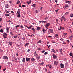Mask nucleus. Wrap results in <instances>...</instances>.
Here are the masks:
<instances>
[{"instance_id":"6e6d98bb","label":"nucleus","mask_w":73,"mask_h":73,"mask_svg":"<svg viewBox=\"0 0 73 73\" xmlns=\"http://www.w3.org/2000/svg\"><path fill=\"white\" fill-rule=\"evenodd\" d=\"M6 70V68H5V69H3V72H5V70Z\"/></svg>"},{"instance_id":"b1692460","label":"nucleus","mask_w":73,"mask_h":73,"mask_svg":"<svg viewBox=\"0 0 73 73\" xmlns=\"http://www.w3.org/2000/svg\"><path fill=\"white\" fill-rule=\"evenodd\" d=\"M42 30H43V32L44 33H45V32H46V30H45V29L43 28V29H42Z\"/></svg>"},{"instance_id":"4be33fe9","label":"nucleus","mask_w":73,"mask_h":73,"mask_svg":"<svg viewBox=\"0 0 73 73\" xmlns=\"http://www.w3.org/2000/svg\"><path fill=\"white\" fill-rule=\"evenodd\" d=\"M27 3L28 4H30L31 3V0L29 1V2H27Z\"/></svg>"},{"instance_id":"c85d7f7f","label":"nucleus","mask_w":73,"mask_h":73,"mask_svg":"<svg viewBox=\"0 0 73 73\" xmlns=\"http://www.w3.org/2000/svg\"><path fill=\"white\" fill-rule=\"evenodd\" d=\"M34 28H33L32 29H32L33 32H35V29Z\"/></svg>"},{"instance_id":"a211bd4d","label":"nucleus","mask_w":73,"mask_h":73,"mask_svg":"<svg viewBox=\"0 0 73 73\" xmlns=\"http://www.w3.org/2000/svg\"><path fill=\"white\" fill-rule=\"evenodd\" d=\"M68 7L69 6H68V4H66L64 6V7H65V8H66L67 7Z\"/></svg>"},{"instance_id":"c9c22d12","label":"nucleus","mask_w":73,"mask_h":73,"mask_svg":"<svg viewBox=\"0 0 73 73\" xmlns=\"http://www.w3.org/2000/svg\"><path fill=\"white\" fill-rule=\"evenodd\" d=\"M42 41L40 40H39L38 42V43H41Z\"/></svg>"},{"instance_id":"4468645a","label":"nucleus","mask_w":73,"mask_h":73,"mask_svg":"<svg viewBox=\"0 0 73 73\" xmlns=\"http://www.w3.org/2000/svg\"><path fill=\"white\" fill-rule=\"evenodd\" d=\"M5 6V7L6 8H9V6L8 5V4H6Z\"/></svg>"},{"instance_id":"09e8293b","label":"nucleus","mask_w":73,"mask_h":73,"mask_svg":"<svg viewBox=\"0 0 73 73\" xmlns=\"http://www.w3.org/2000/svg\"><path fill=\"white\" fill-rule=\"evenodd\" d=\"M59 10V9H58L57 10H55V12H56L57 13V12H58V10Z\"/></svg>"},{"instance_id":"864d4df0","label":"nucleus","mask_w":73,"mask_h":73,"mask_svg":"<svg viewBox=\"0 0 73 73\" xmlns=\"http://www.w3.org/2000/svg\"><path fill=\"white\" fill-rule=\"evenodd\" d=\"M61 22H62V21H63V19L62 18V17L61 18Z\"/></svg>"},{"instance_id":"0eeeda50","label":"nucleus","mask_w":73,"mask_h":73,"mask_svg":"<svg viewBox=\"0 0 73 73\" xmlns=\"http://www.w3.org/2000/svg\"><path fill=\"white\" fill-rule=\"evenodd\" d=\"M22 61L23 64H24V63H25V59L24 58H23Z\"/></svg>"},{"instance_id":"774afa93","label":"nucleus","mask_w":73,"mask_h":73,"mask_svg":"<svg viewBox=\"0 0 73 73\" xmlns=\"http://www.w3.org/2000/svg\"><path fill=\"white\" fill-rule=\"evenodd\" d=\"M45 50H43L42 51V53H44V52H45Z\"/></svg>"},{"instance_id":"c03bdc74","label":"nucleus","mask_w":73,"mask_h":73,"mask_svg":"<svg viewBox=\"0 0 73 73\" xmlns=\"http://www.w3.org/2000/svg\"><path fill=\"white\" fill-rule=\"evenodd\" d=\"M37 50H41V48H37Z\"/></svg>"},{"instance_id":"338daca9","label":"nucleus","mask_w":73,"mask_h":73,"mask_svg":"<svg viewBox=\"0 0 73 73\" xmlns=\"http://www.w3.org/2000/svg\"><path fill=\"white\" fill-rule=\"evenodd\" d=\"M57 0H55V1L56 3H57Z\"/></svg>"},{"instance_id":"7c9ffc66","label":"nucleus","mask_w":73,"mask_h":73,"mask_svg":"<svg viewBox=\"0 0 73 73\" xmlns=\"http://www.w3.org/2000/svg\"><path fill=\"white\" fill-rule=\"evenodd\" d=\"M5 16H9L10 15L9 14H5Z\"/></svg>"},{"instance_id":"4d7b16f0","label":"nucleus","mask_w":73,"mask_h":73,"mask_svg":"<svg viewBox=\"0 0 73 73\" xmlns=\"http://www.w3.org/2000/svg\"><path fill=\"white\" fill-rule=\"evenodd\" d=\"M68 13H69V12H66L65 14L66 15H67L68 14Z\"/></svg>"},{"instance_id":"de8ad7c7","label":"nucleus","mask_w":73,"mask_h":73,"mask_svg":"<svg viewBox=\"0 0 73 73\" xmlns=\"http://www.w3.org/2000/svg\"><path fill=\"white\" fill-rule=\"evenodd\" d=\"M3 34L5 36H7V34H6V33H3Z\"/></svg>"},{"instance_id":"a878e982","label":"nucleus","mask_w":73,"mask_h":73,"mask_svg":"<svg viewBox=\"0 0 73 73\" xmlns=\"http://www.w3.org/2000/svg\"><path fill=\"white\" fill-rule=\"evenodd\" d=\"M66 3H71V1H66Z\"/></svg>"},{"instance_id":"f3484780","label":"nucleus","mask_w":73,"mask_h":73,"mask_svg":"<svg viewBox=\"0 0 73 73\" xmlns=\"http://www.w3.org/2000/svg\"><path fill=\"white\" fill-rule=\"evenodd\" d=\"M7 32L8 33L9 32V28L7 27L6 28Z\"/></svg>"},{"instance_id":"603ef678","label":"nucleus","mask_w":73,"mask_h":73,"mask_svg":"<svg viewBox=\"0 0 73 73\" xmlns=\"http://www.w3.org/2000/svg\"><path fill=\"white\" fill-rule=\"evenodd\" d=\"M28 36H29L30 37H32V35H30L29 34L28 35Z\"/></svg>"},{"instance_id":"6e6552de","label":"nucleus","mask_w":73,"mask_h":73,"mask_svg":"<svg viewBox=\"0 0 73 73\" xmlns=\"http://www.w3.org/2000/svg\"><path fill=\"white\" fill-rule=\"evenodd\" d=\"M17 17H20V13H17Z\"/></svg>"},{"instance_id":"9b49d317","label":"nucleus","mask_w":73,"mask_h":73,"mask_svg":"<svg viewBox=\"0 0 73 73\" xmlns=\"http://www.w3.org/2000/svg\"><path fill=\"white\" fill-rule=\"evenodd\" d=\"M14 61H15V62H17V58L16 57L14 58Z\"/></svg>"},{"instance_id":"052dcab7","label":"nucleus","mask_w":73,"mask_h":73,"mask_svg":"<svg viewBox=\"0 0 73 73\" xmlns=\"http://www.w3.org/2000/svg\"><path fill=\"white\" fill-rule=\"evenodd\" d=\"M21 4L20 3L19 5V7H21Z\"/></svg>"},{"instance_id":"5701e85b","label":"nucleus","mask_w":73,"mask_h":73,"mask_svg":"<svg viewBox=\"0 0 73 73\" xmlns=\"http://www.w3.org/2000/svg\"><path fill=\"white\" fill-rule=\"evenodd\" d=\"M44 62L39 63V65H44Z\"/></svg>"},{"instance_id":"680f3d73","label":"nucleus","mask_w":73,"mask_h":73,"mask_svg":"<svg viewBox=\"0 0 73 73\" xmlns=\"http://www.w3.org/2000/svg\"><path fill=\"white\" fill-rule=\"evenodd\" d=\"M56 21L57 23H58V20L57 19H56Z\"/></svg>"},{"instance_id":"6ab92c4d","label":"nucleus","mask_w":73,"mask_h":73,"mask_svg":"<svg viewBox=\"0 0 73 73\" xmlns=\"http://www.w3.org/2000/svg\"><path fill=\"white\" fill-rule=\"evenodd\" d=\"M31 61H32L33 62L35 61V59L34 58H31Z\"/></svg>"},{"instance_id":"13d9d810","label":"nucleus","mask_w":73,"mask_h":73,"mask_svg":"<svg viewBox=\"0 0 73 73\" xmlns=\"http://www.w3.org/2000/svg\"><path fill=\"white\" fill-rule=\"evenodd\" d=\"M22 7H25V5H22Z\"/></svg>"},{"instance_id":"bf43d9fd","label":"nucleus","mask_w":73,"mask_h":73,"mask_svg":"<svg viewBox=\"0 0 73 73\" xmlns=\"http://www.w3.org/2000/svg\"><path fill=\"white\" fill-rule=\"evenodd\" d=\"M20 13V11H18L17 13Z\"/></svg>"},{"instance_id":"f704fd0d","label":"nucleus","mask_w":73,"mask_h":73,"mask_svg":"<svg viewBox=\"0 0 73 73\" xmlns=\"http://www.w3.org/2000/svg\"><path fill=\"white\" fill-rule=\"evenodd\" d=\"M69 55L71 56H73V53H70L69 54Z\"/></svg>"},{"instance_id":"20e7f679","label":"nucleus","mask_w":73,"mask_h":73,"mask_svg":"<svg viewBox=\"0 0 73 73\" xmlns=\"http://www.w3.org/2000/svg\"><path fill=\"white\" fill-rule=\"evenodd\" d=\"M48 32L49 33H53V29H48Z\"/></svg>"},{"instance_id":"dca6fc26","label":"nucleus","mask_w":73,"mask_h":73,"mask_svg":"<svg viewBox=\"0 0 73 73\" xmlns=\"http://www.w3.org/2000/svg\"><path fill=\"white\" fill-rule=\"evenodd\" d=\"M54 36L56 38H58V37H57V36H58V34H55L54 35Z\"/></svg>"},{"instance_id":"58836bf2","label":"nucleus","mask_w":73,"mask_h":73,"mask_svg":"<svg viewBox=\"0 0 73 73\" xmlns=\"http://www.w3.org/2000/svg\"><path fill=\"white\" fill-rule=\"evenodd\" d=\"M1 17L0 16V17ZM3 20V18H0V22H1V21L2 20Z\"/></svg>"},{"instance_id":"412c9836","label":"nucleus","mask_w":73,"mask_h":73,"mask_svg":"<svg viewBox=\"0 0 73 73\" xmlns=\"http://www.w3.org/2000/svg\"><path fill=\"white\" fill-rule=\"evenodd\" d=\"M47 66H48L49 68H52V66L51 65H50L49 64H48L47 65Z\"/></svg>"},{"instance_id":"aec40b11","label":"nucleus","mask_w":73,"mask_h":73,"mask_svg":"<svg viewBox=\"0 0 73 73\" xmlns=\"http://www.w3.org/2000/svg\"><path fill=\"white\" fill-rule=\"evenodd\" d=\"M51 50L53 53H56V51L54 49H52Z\"/></svg>"},{"instance_id":"c756f323","label":"nucleus","mask_w":73,"mask_h":73,"mask_svg":"<svg viewBox=\"0 0 73 73\" xmlns=\"http://www.w3.org/2000/svg\"><path fill=\"white\" fill-rule=\"evenodd\" d=\"M59 28H60V29H64V28L61 27V26H60L59 27Z\"/></svg>"},{"instance_id":"bb28decb","label":"nucleus","mask_w":73,"mask_h":73,"mask_svg":"<svg viewBox=\"0 0 73 73\" xmlns=\"http://www.w3.org/2000/svg\"><path fill=\"white\" fill-rule=\"evenodd\" d=\"M72 38H73V36L72 35L70 37V39H72Z\"/></svg>"},{"instance_id":"2f4dec72","label":"nucleus","mask_w":73,"mask_h":73,"mask_svg":"<svg viewBox=\"0 0 73 73\" xmlns=\"http://www.w3.org/2000/svg\"><path fill=\"white\" fill-rule=\"evenodd\" d=\"M40 56H38L36 57V59H38V60H40Z\"/></svg>"},{"instance_id":"3c124183","label":"nucleus","mask_w":73,"mask_h":73,"mask_svg":"<svg viewBox=\"0 0 73 73\" xmlns=\"http://www.w3.org/2000/svg\"><path fill=\"white\" fill-rule=\"evenodd\" d=\"M28 45H29V43H27L25 44V46H27Z\"/></svg>"},{"instance_id":"a19ab883","label":"nucleus","mask_w":73,"mask_h":73,"mask_svg":"<svg viewBox=\"0 0 73 73\" xmlns=\"http://www.w3.org/2000/svg\"><path fill=\"white\" fill-rule=\"evenodd\" d=\"M20 1H19V0H18L17 1V4H19V3H20Z\"/></svg>"},{"instance_id":"e433bc0d","label":"nucleus","mask_w":73,"mask_h":73,"mask_svg":"<svg viewBox=\"0 0 73 73\" xmlns=\"http://www.w3.org/2000/svg\"><path fill=\"white\" fill-rule=\"evenodd\" d=\"M0 32H4V30H3L2 29H1L0 30Z\"/></svg>"},{"instance_id":"5fc2aeb1","label":"nucleus","mask_w":73,"mask_h":73,"mask_svg":"<svg viewBox=\"0 0 73 73\" xmlns=\"http://www.w3.org/2000/svg\"><path fill=\"white\" fill-rule=\"evenodd\" d=\"M66 35H67V33H64V36H66Z\"/></svg>"},{"instance_id":"2eb2a0df","label":"nucleus","mask_w":73,"mask_h":73,"mask_svg":"<svg viewBox=\"0 0 73 73\" xmlns=\"http://www.w3.org/2000/svg\"><path fill=\"white\" fill-rule=\"evenodd\" d=\"M41 27H38L36 29V30L38 31H40V29Z\"/></svg>"},{"instance_id":"8fccbe9b","label":"nucleus","mask_w":73,"mask_h":73,"mask_svg":"<svg viewBox=\"0 0 73 73\" xmlns=\"http://www.w3.org/2000/svg\"><path fill=\"white\" fill-rule=\"evenodd\" d=\"M20 27V25H18L17 26H15V28H18V27Z\"/></svg>"},{"instance_id":"ea45409f","label":"nucleus","mask_w":73,"mask_h":73,"mask_svg":"<svg viewBox=\"0 0 73 73\" xmlns=\"http://www.w3.org/2000/svg\"><path fill=\"white\" fill-rule=\"evenodd\" d=\"M14 38H17V36H14Z\"/></svg>"},{"instance_id":"7ed1b4c3","label":"nucleus","mask_w":73,"mask_h":73,"mask_svg":"<svg viewBox=\"0 0 73 73\" xmlns=\"http://www.w3.org/2000/svg\"><path fill=\"white\" fill-rule=\"evenodd\" d=\"M53 58L54 59H57V55H56L54 54H53Z\"/></svg>"},{"instance_id":"f8f14e48","label":"nucleus","mask_w":73,"mask_h":73,"mask_svg":"<svg viewBox=\"0 0 73 73\" xmlns=\"http://www.w3.org/2000/svg\"><path fill=\"white\" fill-rule=\"evenodd\" d=\"M54 65H57V64H58V62L56 61H54Z\"/></svg>"},{"instance_id":"ddd939ff","label":"nucleus","mask_w":73,"mask_h":73,"mask_svg":"<svg viewBox=\"0 0 73 73\" xmlns=\"http://www.w3.org/2000/svg\"><path fill=\"white\" fill-rule=\"evenodd\" d=\"M9 44L10 45H12V44H13V43L11 41L9 42Z\"/></svg>"},{"instance_id":"79ce46f5","label":"nucleus","mask_w":73,"mask_h":73,"mask_svg":"<svg viewBox=\"0 0 73 73\" xmlns=\"http://www.w3.org/2000/svg\"><path fill=\"white\" fill-rule=\"evenodd\" d=\"M20 28H24V27H23V25H21L20 26Z\"/></svg>"},{"instance_id":"9d476101","label":"nucleus","mask_w":73,"mask_h":73,"mask_svg":"<svg viewBox=\"0 0 73 73\" xmlns=\"http://www.w3.org/2000/svg\"><path fill=\"white\" fill-rule=\"evenodd\" d=\"M3 59H4V60L8 59V58L7 56H5L3 57Z\"/></svg>"},{"instance_id":"39448f33","label":"nucleus","mask_w":73,"mask_h":73,"mask_svg":"<svg viewBox=\"0 0 73 73\" xmlns=\"http://www.w3.org/2000/svg\"><path fill=\"white\" fill-rule=\"evenodd\" d=\"M34 56H35V57H37L38 56V55L37 54V53H36V51H35L34 53Z\"/></svg>"},{"instance_id":"423d86ee","label":"nucleus","mask_w":73,"mask_h":73,"mask_svg":"<svg viewBox=\"0 0 73 73\" xmlns=\"http://www.w3.org/2000/svg\"><path fill=\"white\" fill-rule=\"evenodd\" d=\"M60 66H61V68H62V69H63V68H64V65L63 64L61 63L60 64Z\"/></svg>"},{"instance_id":"0e129e2a","label":"nucleus","mask_w":73,"mask_h":73,"mask_svg":"<svg viewBox=\"0 0 73 73\" xmlns=\"http://www.w3.org/2000/svg\"><path fill=\"white\" fill-rule=\"evenodd\" d=\"M22 40L24 41V40H25V38L24 37H23V38H22Z\"/></svg>"},{"instance_id":"f257e3e1","label":"nucleus","mask_w":73,"mask_h":73,"mask_svg":"<svg viewBox=\"0 0 73 73\" xmlns=\"http://www.w3.org/2000/svg\"><path fill=\"white\" fill-rule=\"evenodd\" d=\"M50 24L49 23H47L46 25H44V26L47 29H48L47 27H49L50 26Z\"/></svg>"},{"instance_id":"a18cd8bd","label":"nucleus","mask_w":73,"mask_h":73,"mask_svg":"<svg viewBox=\"0 0 73 73\" xmlns=\"http://www.w3.org/2000/svg\"><path fill=\"white\" fill-rule=\"evenodd\" d=\"M3 37H4V38H7V37H6V36H5V35H3Z\"/></svg>"},{"instance_id":"473e14b6","label":"nucleus","mask_w":73,"mask_h":73,"mask_svg":"<svg viewBox=\"0 0 73 73\" xmlns=\"http://www.w3.org/2000/svg\"><path fill=\"white\" fill-rule=\"evenodd\" d=\"M32 6L33 7H35L36 6V4H33L32 5Z\"/></svg>"},{"instance_id":"cd10ccee","label":"nucleus","mask_w":73,"mask_h":73,"mask_svg":"<svg viewBox=\"0 0 73 73\" xmlns=\"http://www.w3.org/2000/svg\"><path fill=\"white\" fill-rule=\"evenodd\" d=\"M9 4H12V0H11L9 1Z\"/></svg>"},{"instance_id":"393cba45","label":"nucleus","mask_w":73,"mask_h":73,"mask_svg":"<svg viewBox=\"0 0 73 73\" xmlns=\"http://www.w3.org/2000/svg\"><path fill=\"white\" fill-rule=\"evenodd\" d=\"M48 19V17L47 16H46L45 18H44L45 20H47Z\"/></svg>"},{"instance_id":"1a4fd4ad","label":"nucleus","mask_w":73,"mask_h":73,"mask_svg":"<svg viewBox=\"0 0 73 73\" xmlns=\"http://www.w3.org/2000/svg\"><path fill=\"white\" fill-rule=\"evenodd\" d=\"M62 18L64 21H66V19H65V18L64 16H62Z\"/></svg>"},{"instance_id":"72a5a7b5","label":"nucleus","mask_w":73,"mask_h":73,"mask_svg":"<svg viewBox=\"0 0 73 73\" xmlns=\"http://www.w3.org/2000/svg\"><path fill=\"white\" fill-rule=\"evenodd\" d=\"M42 23H44L45 24H46L47 23V21H42Z\"/></svg>"},{"instance_id":"f03ea898","label":"nucleus","mask_w":73,"mask_h":73,"mask_svg":"<svg viewBox=\"0 0 73 73\" xmlns=\"http://www.w3.org/2000/svg\"><path fill=\"white\" fill-rule=\"evenodd\" d=\"M26 61H27V62H30L31 61V59L30 58L27 57L26 58Z\"/></svg>"},{"instance_id":"69168bd1","label":"nucleus","mask_w":73,"mask_h":73,"mask_svg":"<svg viewBox=\"0 0 73 73\" xmlns=\"http://www.w3.org/2000/svg\"><path fill=\"white\" fill-rule=\"evenodd\" d=\"M30 50H31V49H29L28 50H27V52H29V51H30Z\"/></svg>"},{"instance_id":"49530a36","label":"nucleus","mask_w":73,"mask_h":73,"mask_svg":"<svg viewBox=\"0 0 73 73\" xmlns=\"http://www.w3.org/2000/svg\"><path fill=\"white\" fill-rule=\"evenodd\" d=\"M70 16L71 17H73V14H72V13L71 14H70Z\"/></svg>"},{"instance_id":"4c0bfd02","label":"nucleus","mask_w":73,"mask_h":73,"mask_svg":"<svg viewBox=\"0 0 73 73\" xmlns=\"http://www.w3.org/2000/svg\"><path fill=\"white\" fill-rule=\"evenodd\" d=\"M5 12L6 13H9V12L7 10H5Z\"/></svg>"},{"instance_id":"e2e57ef3","label":"nucleus","mask_w":73,"mask_h":73,"mask_svg":"<svg viewBox=\"0 0 73 73\" xmlns=\"http://www.w3.org/2000/svg\"><path fill=\"white\" fill-rule=\"evenodd\" d=\"M11 13H13H13H14V12H13V11H11Z\"/></svg>"},{"instance_id":"37998d69","label":"nucleus","mask_w":73,"mask_h":73,"mask_svg":"<svg viewBox=\"0 0 73 73\" xmlns=\"http://www.w3.org/2000/svg\"><path fill=\"white\" fill-rule=\"evenodd\" d=\"M44 55H46V54H48V52H46L44 53Z\"/></svg>"}]
</instances>
